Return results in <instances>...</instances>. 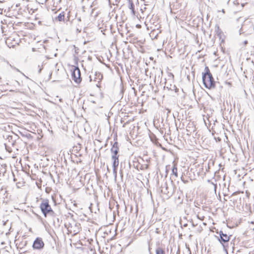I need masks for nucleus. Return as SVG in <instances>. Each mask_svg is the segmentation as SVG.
Masks as SVG:
<instances>
[{
  "instance_id": "1",
  "label": "nucleus",
  "mask_w": 254,
  "mask_h": 254,
  "mask_svg": "<svg viewBox=\"0 0 254 254\" xmlns=\"http://www.w3.org/2000/svg\"><path fill=\"white\" fill-rule=\"evenodd\" d=\"M204 72L202 73V81L204 86L208 89L214 88L215 82L208 66H205Z\"/></svg>"
},
{
  "instance_id": "2",
  "label": "nucleus",
  "mask_w": 254,
  "mask_h": 254,
  "mask_svg": "<svg viewBox=\"0 0 254 254\" xmlns=\"http://www.w3.org/2000/svg\"><path fill=\"white\" fill-rule=\"evenodd\" d=\"M40 207L45 217L48 214L53 215L55 213L50 205L48 199H44L41 203Z\"/></svg>"
},
{
  "instance_id": "3",
  "label": "nucleus",
  "mask_w": 254,
  "mask_h": 254,
  "mask_svg": "<svg viewBox=\"0 0 254 254\" xmlns=\"http://www.w3.org/2000/svg\"><path fill=\"white\" fill-rule=\"evenodd\" d=\"M72 78L75 82L79 83L81 81L80 71L78 67L74 66L72 72Z\"/></svg>"
},
{
  "instance_id": "4",
  "label": "nucleus",
  "mask_w": 254,
  "mask_h": 254,
  "mask_svg": "<svg viewBox=\"0 0 254 254\" xmlns=\"http://www.w3.org/2000/svg\"><path fill=\"white\" fill-rule=\"evenodd\" d=\"M44 243L41 238H37L34 241L33 248L34 249L40 250L43 248Z\"/></svg>"
},
{
  "instance_id": "5",
  "label": "nucleus",
  "mask_w": 254,
  "mask_h": 254,
  "mask_svg": "<svg viewBox=\"0 0 254 254\" xmlns=\"http://www.w3.org/2000/svg\"><path fill=\"white\" fill-rule=\"evenodd\" d=\"M161 188V192L169 196H171L173 194L172 189L169 188L166 182H165L163 185H162Z\"/></svg>"
},
{
  "instance_id": "6",
  "label": "nucleus",
  "mask_w": 254,
  "mask_h": 254,
  "mask_svg": "<svg viewBox=\"0 0 254 254\" xmlns=\"http://www.w3.org/2000/svg\"><path fill=\"white\" fill-rule=\"evenodd\" d=\"M119 156H112V159L113 160V173L115 175V177L117 176V167L119 165Z\"/></svg>"
},
{
  "instance_id": "7",
  "label": "nucleus",
  "mask_w": 254,
  "mask_h": 254,
  "mask_svg": "<svg viewBox=\"0 0 254 254\" xmlns=\"http://www.w3.org/2000/svg\"><path fill=\"white\" fill-rule=\"evenodd\" d=\"M218 240L219 242L223 245V247L225 248V246L224 245V243L228 242L230 240V237L226 234H224L221 236L220 238H219L218 236L217 237Z\"/></svg>"
},
{
  "instance_id": "8",
  "label": "nucleus",
  "mask_w": 254,
  "mask_h": 254,
  "mask_svg": "<svg viewBox=\"0 0 254 254\" xmlns=\"http://www.w3.org/2000/svg\"><path fill=\"white\" fill-rule=\"evenodd\" d=\"M119 151V147L118 143L117 142H115L111 149V152L113 153L112 155L119 156L118 155Z\"/></svg>"
},
{
  "instance_id": "9",
  "label": "nucleus",
  "mask_w": 254,
  "mask_h": 254,
  "mask_svg": "<svg viewBox=\"0 0 254 254\" xmlns=\"http://www.w3.org/2000/svg\"><path fill=\"white\" fill-rule=\"evenodd\" d=\"M129 2V8L131 10V13L133 15H135V11L134 10V5L131 0H128Z\"/></svg>"
},
{
  "instance_id": "10",
  "label": "nucleus",
  "mask_w": 254,
  "mask_h": 254,
  "mask_svg": "<svg viewBox=\"0 0 254 254\" xmlns=\"http://www.w3.org/2000/svg\"><path fill=\"white\" fill-rule=\"evenodd\" d=\"M172 174L174 175L176 177H178L177 165L174 164L172 169Z\"/></svg>"
},
{
  "instance_id": "11",
  "label": "nucleus",
  "mask_w": 254,
  "mask_h": 254,
  "mask_svg": "<svg viewBox=\"0 0 254 254\" xmlns=\"http://www.w3.org/2000/svg\"><path fill=\"white\" fill-rule=\"evenodd\" d=\"M64 12L60 13L58 17L56 18L59 21H64Z\"/></svg>"
},
{
  "instance_id": "12",
  "label": "nucleus",
  "mask_w": 254,
  "mask_h": 254,
  "mask_svg": "<svg viewBox=\"0 0 254 254\" xmlns=\"http://www.w3.org/2000/svg\"><path fill=\"white\" fill-rule=\"evenodd\" d=\"M95 78L101 81L103 78L102 74L99 72H96L95 74Z\"/></svg>"
},
{
  "instance_id": "13",
  "label": "nucleus",
  "mask_w": 254,
  "mask_h": 254,
  "mask_svg": "<svg viewBox=\"0 0 254 254\" xmlns=\"http://www.w3.org/2000/svg\"><path fill=\"white\" fill-rule=\"evenodd\" d=\"M156 254H165V251L161 248L158 247L156 249Z\"/></svg>"
},
{
  "instance_id": "14",
  "label": "nucleus",
  "mask_w": 254,
  "mask_h": 254,
  "mask_svg": "<svg viewBox=\"0 0 254 254\" xmlns=\"http://www.w3.org/2000/svg\"><path fill=\"white\" fill-rule=\"evenodd\" d=\"M68 231L71 233L72 231L73 230L74 232V234H77L79 232V228H77V230H73L72 229V226L71 225L70 226H68L67 228Z\"/></svg>"
},
{
  "instance_id": "15",
  "label": "nucleus",
  "mask_w": 254,
  "mask_h": 254,
  "mask_svg": "<svg viewBox=\"0 0 254 254\" xmlns=\"http://www.w3.org/2000/svg\"><path fill=\"white\" fill-rule=\"evenodd\" d=\"M9 66H10L11 68H12V69L16 70L17 71L21 73L23 76H24L25 77H26V78H28V77H27L23 73H22L21 71H20L17 68L15 67V66L12 65L11 64H9Z\"/></svg>"
},
{
  "instance_id": "16",
  "label": "nucleus",
  "mask_w": 254,
  "mask_h": 254,
  "mask_svg": "<svg viewBox=\"0 0 254 254\" xmlns=\"http://www.w3.org/2000/svg\"><path fill=\"white\" fill-rule=\"evenodd\" d=\"M216 33H217V34L218 36H219L220 37H221V34L222 33V31L221 30H220V29L219 28V27L218 26H217L216 27V30H215Z\"/></svg>"
},
{
  "instance_id": "17",
  "label": "nucleus",
  "mask_w": 254,
  "mask_h": 254,
  "mask_svg": "<svg viewBox=\"0 0 254 254\" xmlns=\"http://www.w3.org/2000/svg\"><path fill=\"white\" fill-rule=\"evenodd\" d=\"M1 167L2 168L0 170V174H4L5 172V167H6V164L1 165Z\"/></svg>"
},
{
  "instance_id": "18",
  "label": "nucleus",
  "mask_w": 254,
  "mask_h": 254,
  "mask_svg": "<svg viewBox=\"0 0 254 254\" xmlns=\"http://www.w3.org/2000/svg\"><path fill=\"white\" fill-rule=\"evenodd\" d=\"M38 67L39 68V69L38 70V73H40L43 69V65H42L41 66L40 65H39Z\"/></svg>"
},
{
  "instance_id": "19",
  "label": "nucleus",
  "mask_w": 254,
  "mask_h": 254,
  "mask_svg": "<svg viewBox=\"0 0 254 254\" xmlns=\"http://www.w3.org/2000/svg\"><path fill=\"white\" fill-rule=\"evenodd\" d=\"M217 233L219 234V236L218 237L219 238H220L221 236H222V235H223L224 234L223 232V231H220L219 232H217Z\"/></svg>"
},
{
  "instance_id": "20",
  "label": "nucleus",
  "mask_w": 254,
  "mask_h": 254,
  "mask_svg": "<svg viewBox=\"0 0 254 254\" xmlns=\"http://www.w3.org/2000/svg\"><path fill=\"white\" fill-rule=\"evenodd\" d=\"M0 192L1 193L4 194L5 192H6V191L4 190L3 189L1 188L0 189Z\"/></svg>"
},
{
  "instance_id": "21",
  "label": "nucleus",
  "mask_w": 254,
  "mask_h": 254,
  "mask_svg": "<svg viewBox=\"0 0 254 254\" xmlns=\"http://www.w3.org/2000/svg\"><path fill=\"white\" fill-rule=\"evenodd\" d=\"M212 184L214 186V190L215 191L216 190V189L217 188V185L216 184H214L213 183H212Z\"/></svg>"
},
{
  "instance_id": "22",
  "label": "nucleus",
  "mask_w": 254,
  "mask_h": 254,
  "mask_svg": "<svg viewBox=\"0 0 254 254\" xmlns=\"http://www.w3.org/2000/svg\"><path fill=\"white\" fill-rule=\"evenodd\" d=\"M244 44L245 45H246L248 44V41H245L244 42Z\"/></svg>"
},
{
  "instance_id": "23",
  "label": "nucleus",
  "mask_w": 254,
  "mask_h": 254,
  "mask_svg": "<svg viewBox=\"0 0 254 254\" xmlns=\"http://www.w3.org/2000/svg\"><path fill=\"white\" fill-rule=\"evenodd\" d=\"M19 6H20V3L16 4V7H19Z\"/></svg>"
},
{
  "instance_id": "24",
  "label": "nucleus",
  "mask_w": 254,
  "mask_h": 254,
  "mask_svg": "<svg viewBox=\"0 0 254 254\" xmlns=\"http://www.w3.org/2000/svg\"><path fill=\"white\" fill-rule=\"evenodd\" d=\"M127 123H125V124L123 125V127H125V126H126V125H127Z\"/></svg>"
},
{
  "instance_id": "25",
  "label": "nucleus",
  "mask_w": 254,
  "mask_h": 254,
  "mask_svg": "<svg viewBox=\"0 0 254 254\" xmlns=\"http://www.w3.org/2000/svg\"><path fill=\"white\" fill-rule=\"evenodd\" d=\"M192 225L193 227H195L196 225H195L193 223H192Z\"/></svg>"
},
{
  "instance_id": "26",
  "label": "nucleus",
  "mask_w": 254,
  "mask_h": 254,
  "mask_svg": "<svg viewBox=\"0 0 254 254\" xmlns=\"http://www.w3.org/2000/svg\"><path fill=\"white\" fill-rule=\"evenodd\" d=\"M222 12L224 13H225V10L223 9L222 10Z\"/></svg>"
},
{
  "instance_id": "27",
  "label": "nucleus",
  "mask_w": 254,
  "mask_h": 254,
  "mask_svg": "<svg viewBox=\"0 0 254 254\" xmlns=\"http://www.w3.org/2000/svg\"><path fill=\"white\" fill-rule=\"evenodd\" d=\"M240 34H241V29L240 30Z\"/></svg>"
},
{
  "instance_id": "28",
  "label": "nucleus",
  "mask_w": 254,
  "mask_h": 254,
  "mask_svg": "<svg viewBox=\"0 0 254 254\" xmlns=\"http://www.w3.org/2000/svg\"><path fill=\"white\" fill-rule=\"evenodd\" d=\"M182 181L183 182H184V183H186V182H185V181H184V180L183 179H182Z\"/></svg>"
},
{
  "instance_id": "29",
  "label": "nucleus",
  "mask_w": 254,
  "mask_h": 254,
  "mask_svg": "<svg viewBox=\"0 0 254 254\" xmlns=\"http://www.w3.org/2000/svg\"><path fill=\"white\" fill-rule=\"evenodd\" d=\"M182 181L183 182H184V183H186V182H185V181H184V180L183 179H182Z\"/></svg>"
},
{
  "instance_id": "30",
  "label": "nucleus",
  "mask_w": 254,
  "mask_h": 254,
  "mask_svg": "<svg viewBox=\"0 0 254 254\" xmlns=\"http://www.w3.org/2000/svg\"><path fill=\"white\" fill-rule=\"evenodd\" d=\"M182 181L183 182H184V183H186V182H185V181H184V180L183 179H182Z\"/></svg>"
},
{
  "instance_id": "31",
  "label": "nucleus",
  "mask_w": 254,
  "mask_h": 254,
  "mask_svg": "<svg viewBox=\"0 0 254 254\" xmlns=\"http://www.w3.org/2000/svg\"><path fill=\"white\" fill-rule=\"evenodd\" d=\"M182 181L183 182H184V183H186V182H185V181H184V180L183 179H182Z\"/></svg>"
},
{
  "instance_id": "32",
  "label": "nucleus",
  "mask_w": 254,
  "mask_h": 254,
  "mask_svg": "<svg viewBox=\"0 0 254 254\" xmlns=\"http://www.w3.org/2000/svg\"><path fill=\"white\" fill-rule=\"evenodd\" d=\"M187 225V224H186V225H184V226H186Z\"/></svg>"
},
{
  "instance_id": "33",
  "label": "nucleus",
  "mask_w": 254,
  "mask_h": 254,
  "mask_svg": "<svg viewBox=\"0 0 254 254\" xmlns=\"http://www.w3.org/2000/svg\"><path fill=\"white\" fill-rule=\"evenodd\" d=\"M187 225V224H186V225H184V226H186Z\"/></svg>"
},
{
  "instance_id": "34",
  "label": "nucleus",
  "mask_w": 254,
  "mask_h": 254,
  "mask_svg": "<svg viewBox=\"0 0 254 254\" xmlns=\"http://www.w3.org/2000/svg\"><path fill=\"white\" fill-rule=\"evenodd\" d=\"M0 159H2V158H1V157H0Z\"/></svg>"
},
{
  "instance_id": "35",
  "label": "nucleus",
  "mask_w": 254,
  "mask_h": 254,
  "mask_svg": "<svg viewBox=\"0 0 254 254\" xmlns=\"http://www.w3.org/2000/svg\"><path fill=\"white\" fill-rule=\"evenodd\" d=\"M0 79H1V77H0Z\"/></svg>"
}]
</instances>
